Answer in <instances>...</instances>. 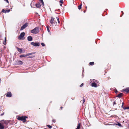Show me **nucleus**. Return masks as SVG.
Instances as JSON below:
<instances>
[{
  "instance_id": "09e8293b",
  "label": "nucleus",
  "mask_w": 129,
  "mask_h": 129,
  "mask_svg": "<svg viewBox=\"0 0 129 129\" xmlns=\"http://www.w3.org/2000/svg\"><path fill=\"white\" fill-rule=\"evenodd\" d=\"M31 7H32V6L31 5Z\"/></svg>"
},
{
  "instance_id": "393cba45",
  "label": "nucleus",
  "mask_w": 129,
  "mask_h": 129,
  "mask_svg": "<svg viewBox=\"0 0 129 129\" xmlns=\"http://www.w3.org/2000/svg\"><path fill=\"white\" fill-rule=\"evenodd\" d=\"M41 45L42 46H45V44L43 43H41Z\"/></svg>"
},
{
  "instance_id": "79ce46f5",
  "label": "nucleus",
  "mask_w": 129,
  "mask_h": 129,
  "mask_svg": "<svg viewBox=\"0 0 129 129\" xmlns=\"http://www.w3.org/2000/svg\"><path fill=\"white\" fill-rule=\"evenodd\" d=\"M60 108L61 109H62V107H60Z\"/></svg>"
},
{
  "instance_id": "473e14b6",
  "label": "nucleus",
  "mask_w": 129,
  "mask_h": 129,
  "mask_svg": "<svg viewBox=\"0 0 129 129\" xmlns=\"http://www.w3.org/2000/svg\"><path fill=\"white\" fill-rule=\"evenodd\" d=\"M52 121L53 122H56V120L55 119H53L52 120Z\"/></svg>"
},
{
  "instance_id": "c756f323",
  "label": "nucleus",
  "mask_w": 129,
  "mask_h": 129,
  "mask_svg": "<svg viewBox=\"0 0 129 129\" xmlns=\"http://www.w3.org/2000/svg\"><path fill=\"white\" fill-rule=\"evenodd\" d=\"M124 110H125L126 109H129V107H125V108H124Z\"/></svg>"
},
{
  "instance_id": "a211bd4d",
  "label": "nucleus",
  "mask_w": 129,
  "mask_h": 129,
  "mask_svg": "<svg viewBox=\"0 0 129 129\" xmlns=\"http://www.w3.org/2000/svg\"><path fill=\"white\" fill-rule=\"evenodd\" d=\"M36 6L37 8H40V7L41 5L40 3L36 4Z\"/></svg>"
},
{
  "instance_id": "aec40b11",
  "label": "nucleus",
  "mask_w": 129,
  "mask_h": 129,
  "mask_svg": "<svg viewBox=\"0 0 129 129\" xmlns=\"http://www.w3.org/2000/svg\"><path fill=\"white\" fill-rule=\"evenodd\" d=\"M80 124L79 123L78 124V125L77 126V127L76 129H80Z\"/></svg>"
},
{
  "instance_id": "0eeeda50",
  "label": "nucleus",
  "mask_w": 129,
  "mask_h": 129,
  "mask_svg": "<svg viewBox=\"0 0 129 129\" xmlns=\"http://www.w3.org/2000/svg\"><path fill=\"white\" fill-rule=\"evenodd\" d=\"M50 23L51 24H52V25H53V24H55V20L54 19L53 17H51V19L50 20Z\"/></svg>"
},
{
  "instance_id": "f257e3e1",
  "label": "nucleus",
  "mask_w": 129,
  "mask_h": 129,
  "mask_svg": "<svg viewBox=\"0 0 129 129\" xmlns=\"http://www.w3.org/2000/svg\"><path fill=\"white\" fill-rule=\"evenodd\" d=\"M27 118V117L26 116H23L21 117H18L17 118V119L18 120L22 121L23 122H25L26 120V119Z\"/></svg>"
},
{
  "instance_id": "2f4dec72",
  "label": "nucleus",
  "mask_w": 129,
  "mask_h": 129,
  "mask_svg": "<svg viewBox=\"0 0 129 129\" xmlns=\"http://www.w3.org/2000/svg\"><path fill=\"white\" fill-rule=\"evenodd\" d=\"M83 83H82L81 85H80V87H81L83 86Z\"/></svg>"
},
{
  "instance_id": "5701e85b",
  "label": "nucleus",
  "mask_w": 129,
  "mask_h": 129,
  "mask_svg": "<svg viewBox=\"0 0 129 129\" xmlns=\"http://www.w3.org/2000/svg\"><path fill=\"white\" fill-rule=\"evenodd\" d=\"M40 2L42 3V5L44 6V3L43 0H40Z\"/></svg>"
},
{
  "instance_id": "f3484780",
  "label": "nucleus",
  "mask_w": 129,
  "mask_h": 129,
  "mask_svg": "<svg viewBox=\"0 0 129 129\" xmlns=\"http://www.w3.org/2000/svg\"><path fill=\"white\" fill-rule=\"evenodd\" d=\"M18 51L20 53H23L24 52V50H23L22 49H18Z\"/></svg>"
},
{
  "instance_id": "423d86ee",
  "label": "nucleus",
  "mask_w": 129,
  "mask_h": 129,
  "mask_svg": "<svg viewBox=\"0 0 129 129\" xmlns=\"http://www.w3.org/2000/svg\"><path fill=\"white\" fill-rule=\"evenodd\" d=\"M28 25V23H26L22 25L21 27L20 28V30H22L24 29L25 28L27 27Z\"/></svg>"
},
{
  "instance_id": "37998d69",
  "label": "nucleus",
  "mask_w": 129,
  "mask_h": 129,
  "mask_svg": "<svg viewBox=\"0 0 129 129\" xmlns=\"http://www.w3.org/2000/svg\"><path fill=\"white\" fill-rule=\"evenodd\" d=\"M121 100H120V102H121Z\"/></svg>"
},
{
  "instance_id": "412c9836",
  "label": "nucleus",
  "mask_w": 129,
  "mask_h": 129,
  "mask_svg": "<svg viewBox=\"0 0 129 129\" xmlns=\"http://www.w3.org/2000/svg\"><path fill=\"white\" fill-rule=\"evenodd\" d=\"M82 4L78 6V9L79 10H80L81 8Z\"/></svg>"
},
{
  "instance_id": "7c9ffc66",
  "label": "nucleus",
  "mask_w": 129,
  "mask_h": 129,
  "mask_svg": "<svg viewBox=\"0 0 129 129\" xmlns=\"http://www.w3.org/2000/svg\"><path fill=\"white\" fill-rule=\"evenodd\" d=\"M56 18H57V20L58 21V23H59L60 22V21H59V18H58L57 17H56Z\"/></svg>"
},
{
  "instance_id": "f03ea898",
  "label": "nucleus",
  "mask_w": 129,
  "mask_h": 129,
  "mask_svg": "<svg viewBox=\"0 0 129 129\" xmlns=\"http://www.w3.org/2000/svg\"><path fill=\"white\" fill-rule=\"evenodd\" d=\"M39 32V27H36L33 29L31 30V33L33 34H36L38 33Z\"/></svg>"
},
{
  "instance_id": "c9c22d12",
  "label": "nucleus",
  "mask_w": 129,
  "mask_h": 129,
  "mask_svg": "<svg viewBox=\"0 0 129 129\" xmlns=\"http://www.w3.org/2000/svg\"><path fill=\"white\" fill-rule=\"evenodd\" d=\"M6 37H5V41H4V42L5 43V42H6Z\"/></svg>"
},
{
  "instance_id": "6e6552de",
  "label": "nucleus",
  "mask_w": 129,
  "mask_h": 129,
  "mask_svg": "<svg viewBox=\"0 0 129 129\" xmlns=\"http://www.w3.org/2000/svg\"><path fill=\"white\" fill-rule=\"evenodd\" d=\"M123 92H126V93H128L129 92V87H127L125 89H123L122 91Z\"/></svg>"
},
{
  "instance_id": "c03bdc74",
  "label": "nucleus",
  "mask_w": 129,
  "mask_h": 129,
  "mask_svg": "<svg viewBox=\"0 0 129 129\" xmlns=\"http://www.w3.org/2000/svg\"><path fill=\"white\" fill-rule=\"evenodd\" d=\"M1 79L0 78V83L1 82Z\"/></svg>"
},
{
  "instance_id": "8fccbe9b",
  "label": "nucleus",
  "mask_w": 129,
  "mask_h": 129,
  "mask_svg": "<svg viewBox=\"0 0 129 129\" xmlns=\"http://www.w3.org/2000/svg\"><path fill=\"white\" fill-rule=\"evenodd\" d=\"M1 37V36H0V38Z\"/></svg>"
},
{
  "instance_id": "e433bc0d",
  "label": "nucleus",
  "mask_w": 129,
  "mask_h": 129,
  "mask_svg": "<svg viewBox=\"0 0 129 129\" xmlns=\"http://www.w3.org/2000/svg\"><path fill=\"white\" fill-rule=\"evenodd\" d=\"M115 93H116L117 92V90H115Z\"/></svg>"
},
{
  "instance_id": "1a4fd4ad",
  "label": "nucleus",
  "mask_w": 129,
  "mask_h": 129,
  "mask_svg": "<svg viewBox=\"0 0 129 129\" xmlns=\"http://www.w3.org/2000/svg\"><path fill=\"white\" fill-rule=\"evenodd\" d=\"M97 83H91V86L94 87H96L97 86V85L96 84Z\"/></svg>"
},
{
  "instance_id": "4c0bfd02",
  "label": "nucleus",
  "mask_w": 129,
  "mask_h": 129,
  "mask_svg": "<svg viewBox=\"0 0 129 129\" xmlns=\"http://www.w3.org/2000/svg\"><path fill=\"white\" fill-rule=\"evenodd\" d=\"M84 102H85V99H83V103H84Z\"/></svg>"
},
{
  "instance_id": "c85d7f7f",
  "label": "nucleus",
  "mask_w": 129,
  "mask_h": 129,
  "mask_svg": "<svg viewBox=\"0 0 129 129\" xmlns=\"http://www.w3.org/2000/svg\"><path fill=\"white\" fill-rule=\"evenodd\" d=\"M122 105L121 106V107L123 108V109H124V108H125V107H123V105L124 104V103L123 102L122 103Z\"/></svg>"
},
{
  "instance_id": "f704fd0d",
  "label": "nucleus",
  "mask_w": 129,
  "mask_h": 129,
  "mask_svg": "<svg viewBox=\"0 0 129 129\" xmlns=\"http://www.w3.org/2000/svg\"><path fill=\"white\" fill-rule=\"evenodd\" d=\"M116 104V103L115 102H113V105H115Z\"/></svg>"
},
{
  "instance_id": "4468645a",
  "label": "nucleus",
  "mask_w": 129,
  "mask_h": 129,
  "mask_svg": "<svg viewBox=\"0 0 129 129\" xmlns=\"http://www.w3.org/2000/svg\"><path fill=\"white\" fill-rule=\"evenodd\" d=\"M90 83H97V81L96 80L93 79L92 80H90Z\"/></svg>"
},
{
  "instance_id": "a878e982",
  "label": "nucleus",
  "mask_w": 129,
  "mask_h": 129,
  "mask_svg": "<svg viewBox=\"0 0 129 129\" xmlns=\"http://www.w3.org/2000/svg\"><path fill=\"white\" fill-rule=\"evenodd\" d=\"M94 63V62H90L89 63V64L90 65H92Z\"/></svg>"
},
{
  "instance_id": "cd10ccee",
  "label": "nucleus",
  "mask_w": 129,
  "mask_h": 129,
  "mask_svg": "<svg viewBox=\"0 0 129 129\" xmlns=\"http://www.w3.org/2000/svg\"><path fill=\"white\" fill-rule=\"evenodd\" d=\"M59 2L61 4H63V0H60V1H59Z\"/></svg>"
},
{
  "instance_id": "9d476101",
  "label": "nucleus",
  "mask_w": 129,
  "mask_h": 129,
  "mask_svg": "<svg viewBox=\"0 0 129 129\" xmlns=\"http://www.w3.org/2000/svg\"><path fill=\"white\" fill-rule=\"evenodd\" d=\"M2 123H3V124H5L6 125H7L8 124L9 122H8V121H3L2 122V121H1Z\"/></svg>"
},
{
  "instance_id": "49530a36",
  "label": "nucleus",
  "mask_w": 129,
  "mask_h": 129,
  "mask_svg": "<svg viewBox=\"0 0 129 129\" xmlns=\"http://www.w3.org/2000/svg\"><path fill=\"white\" fill-rule=\"evenodd\" d=\"M121 16H120V17H121Z\"/></svg>"
},
{
  "instance_id": "58836bf2",
  "label": "nucleus",
  "mask_w": 129,
  "mask_h": 129,
  "mask_svg": "<svg viewBox=\"0 0 129 129\" xmlns=\"http://www.w3.org/2000/svg\"><path fill=\"white\" fill-rule=\"evenodd\" d=\"M4 114V113H3V114H2L1 115V116H2V115H3Z\"/></svg>"
},
{
  "instance_id": "72a5a7b5",
  "label": "nucleus",
  "mask_w": 129,
  "mask_h": 129,
  "mask_svg": "<svg viewBox=\"0 0 129 129\" xmlns=\"http://www.w3.org/2000/svg\"><path fill=\"white\" fill-rule=\"evenodd\" d=\"M4 1H5L6 2H7V3H8L9 2L8 0H4Z\"/></svg>"
},
{
  "instance_id": "de8ad7c7",
  "label": "nucleus",
  "mask_w": 129,
  "mask_h": 129,
  "mask_svg": "<svg viewBox=\"0 0 129 129\" xmlns=\"http://www.w3.org/2000/svg\"><path fill=\"white\" fill-rule=\"evenodd\" d=\"M17 48L18 49V48Z\"/></svg>"
},
{
  "instance_id": "a19ab883",
  "label": "nucleus",
  "mask_w": 129,
  "mask_h": 129,
  "mask_svg": "<svg viewBox=\"0 0 129 129\" xmlns=\"http://www.w3.org/2000/svg\"><path fill=\"white\" fill-rule=\"evenodd\" d=\"M121 12L122 13V15H123V12L122 11H121Z\"/></svg>"
},
{
  "instance_id": "20e7f679",
  "label": "nucleus",
  "mask_w": 129,
  "mask_h": 129,
  "mask_svg": "<svg viewBox=\"0 0 129 129\" xmlns=\"http://www.w3.org/2000/svg\"><path fill=\"white\" fill-rule=\"evenodd\" d=\"M35 52H32L30 53H28L26 54V55H20L19 57L20 58H22L23 57H25L27 56H28L30 55H32L35 54Z\"/></svg>"
},
{
  "instance_id": "7ed1b4c3",
  "label": "nucleus",
  "mask_w": 129,
  "mask_h": 129,
  "mask_svg": "<svg viewBox=\"0 0 129 129\" xmlns=\"http://www.w3.org/2000/svg\"><path fill=\"white\" fill-rule=\"evenodd\" d=\"M25 33L24 32L21 33L20 35L19 36L18 39L19 40H24L25 39L24 36H25Z\"/></svg>"
},
{
  "instance_id": "ddd939ff",
  "label": "nucleus",
  "mask_w": 129,
  "mask_h": 129,
  "mask_svg": "<svg viewBox=\"0 0 129 129\" xmlns=\"http://www.w3.org/2000/svg\"><path fill=\"white\" fill-rule=\"evenodd\" d=\"M10 11V10H4V9H3L2 10V12H3L4 13H6V12L8 13Z\"/></svg>"
},
{
  "instance_id": "2eb2a0df",
  "label": "nucleus",
  "mask_w": 129,
  "mask_h": 129,
  "mask_svg": "<svg viewBox=\"0 0 129 129\" xmlns=\"http://www.w3.org/2000/svg\"><path fill=\"white\" fill-rule=\"evenodd\" d=\"M4 128V125L3 123H0V129H3Z\"/></svg>"
},
{
  "instance_id": "ea45409f",
  "label": "nucleus",
  "mask_w": 129,
  "mask_h": 129,
  "mask_svg": "<svg viewBox=\"0 0 129 129\" xmlns=\"http://www.w3.org/2000/svg\"><path fill=\"white\" fill-rule=\"evenodd\" d=\"M60 6H62V4H60Z\"/></svg>"
},
{
  "instance_id": "bb28decb",
  "label": "nucleus",
  "mask_w": 129,
  "mask_h": 129,
  "mask_svg": "<svg viewBox=\"0 0 129 129\" xmlns=\"http://www.w3.org/2000/svg\"><path fill=\"white\" fill-rule=\"evenodd\" d=\"M47 126L50 128H51L52 127V126L49 125H47Z\"/></svg>"
},
{
  "instance_id": "39448f33",
  "label": "nucleus",
  "mask_w": 129,
  "mask_h": 129,
  "mask_svg": "<svg viewBox=\"0 0 129 129\" xmlns=\"http://www.w3.org/2000/svg\"><path fill=\"white\" fill-rule=\"evenodd\" d=\"M31 44L35 46H39L40 45V44L38 42H32L31 43Z\"/></svg>"
},
{
  "instance_id": "f8f14e48",
  "label": "nucleus",
  "mask_w": 129,
  "mask_h": 129,
  "mask_svg": "<svg viewBox=\"0 0 129 129\" xmlns=\"http://www.w3.org/2000/svg\"><path fill=\"white\" fill-rule=\"evenodd\" d=\"M27 40L29 41H32L33 40V38L31 36H29L27 38Z\"/></svg>"
},
{
  "instance_id": "a18cd8bd",
  "label": "nucleus",
  "mask_w": 129,
  "mask_h": 129,
  "mask_svg": "<svg viewBox=\"0 0 129 129\" xmlns=\"http://www.w3.org/2000/svg\"><path fill=\"white\" fill-rule=\"evenodd\" d=\"M29 57V58H31V57Z\"/></svg>"
},
{
  "instance_id": "b1692460",
  "label": "nucleus",
  "mask_w": 129,
  "mask_h": 129,
  "mask_svg": "<svg viewBox=\"0 0 129 129\" xmlns=\"http://www.w3.org/2000/svg\"><path fill=\"white\" fill-rule=\"evenodd\" d=\"M116 125H118L120 127H121L122 126V125L121 124L119 123H118L117 124H116Z\"/></svg>"
},
{
  "instance_id": "dca6fc26",
  "label": "nucleus",
  "mask_w": 129,
  "mask_h": 129,
  "mask_svg": "<svg viewBox=\"0 0 129 129\" xmlns=\"http://www.w3.org/2000/svg\"><path fill=\"white\" fill-rule=\"evenodd\" d=\"M123 94L122 93H120V94H118L117 96H116L117 97H118L119 98H120L122 96Z\"/></svg>"
},
{
  "instance_id": "4be33fe9",
  "label": "nucleus",
  "mask_w": 129,
  "mask_h": 129,
  "mask_svg": "<svg viewBox=\"0 0 129 129\" xmlns=\"http://www.w3.org/2000/svg\"><path fill=\"white\" fill-rule=\"evenodd\" d=\"M47 30L48 32L49 33H50V32L49 29V27H48V26H47Z\"/></svg>"
},
{
  "instance_id": "6ab92c4d",
  "label": "nucleus",
  "mask_w": 129,
  "mask_h": 129,
  "mask_svg": "<svg viewBox=\"0 0 129 129\" xmlns=\"http://www.w3.org/2000/svg\"><path fill=\"white\" fill-rule=\"evenodd\" d=\"M18 64L21 65L23 64V62L20 60H19L18 61Z\"/></svg>"
},
{
  "instance_id": "9b49d317",
  "label": "nucleus",
  "mask_w": 129,
  "mask_h": 129,
  "mask_svg": "<svg viewBox=\"0 0 129 129\" xmlns=\"http://www.w3.org/2000/svg\"><path fill=\"white\" fill-rule=\"evenodd\" d=\"M11 92H9L7 93L6 96L7 97H11L12 96Z\"/></svg>"
}]
</instances>
